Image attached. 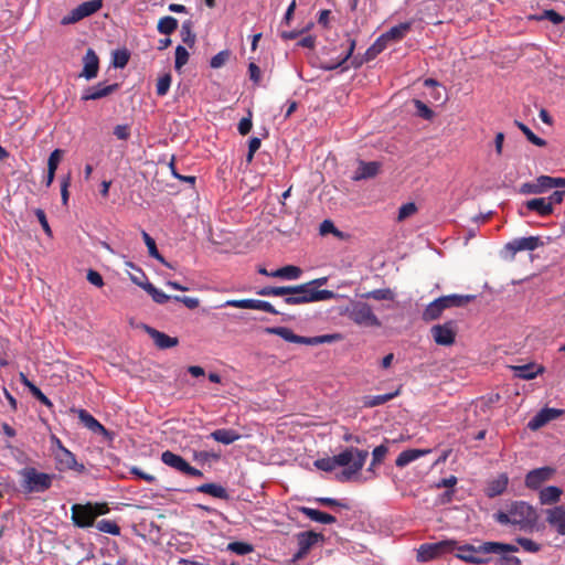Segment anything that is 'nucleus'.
I'll return each mask as SVG.
<instances>
[{
	"label": "nucleus",
	"mask_w": 565,
	"mask_h": 565,
	"mask_svg": "<svg viewBox=\"0 0 565 565\" xmlns=\"http://www.w3.org/2000/svg\"><path fill=\"white\" fill-rule=\"evenodd\" d=\"M562 414V409L545 407L530 419L527 427L532 430H536L543 427L548 422L558 418Z\"/></svg>",
	"instance_id": "obj_18"
},
{
	"label": "nucleus",
	"mask_w": 565,
	"mask_h": 565,
	"mask_svg": "<svg viewBox=\"0 0 565 565\" xmlns=\"http://www.w3.org/2000/svg\"><path fill=\"white\" fill-rule=\"evenodd\" d=\"M563 490L556 486H548L540 490L539 499L541 504H555L561 500Z\"/></svg>",
	"instance_id": "obj_28"
},
{
	"label": "nucleus",
	"mask_w": 565,
	"mask_h": 565,
	"mask_svg": "<svg viewBox=\"0 0 565 565\" xmlns=\"http://www.w3.org/2000/svg\"><path fill=\"white\" fill-rule=\"evenodd\" d=\"M456 541L445 540L436 543L423 544L417 550V559L428 562L446 553L455 551Z\"/></svg>",
	"instance_id": "obj_8"
},
{
	"label": "nucleus",
	"mask_w": 565,
	"mask_h": 565,
	"mask_svg": "<svg viewBox=\"0 0 565 565\" xmlns=\"http://www.w3.org/2000/svg\"><path fill=\"white\" fill-rule=\"evenodd\" d=\"M171 81H172L171 75L168 74V73L162 75L158 79V82H157V94L159 96H164L168 93V90L170 88V85H171Z\"/></svg>",
	"instance_id": "obj_50"
},
{
	"label": "nucleus",
	"mask_w": 565,
	"mask_h": 565,
	"mask_svg": "<svg viewBox=\"0 0 565 565\" xmlns=\"http://www.w3.org/2000/svg\"><path fill=\"white\" fill-rule=\"evenodd\" d=\"M516 542L526 552L536 553L541 548L540 544L526 537H518Z\"/></svg>",
	"instance_id": "obj_54"
},
{
	"label": "nucleus",
	"mask_w": 565,
	"mask_h": 565,
	"mask_svg": "<svg viewBox=\"0 0 565 565\" xmlns=\"http://www.w3.org/2000/svg\"><path fill=\"white\" fill-rule=\"evenodd\" d=\"M416 212H417V206L414 202L405 203L398 209L397 221L403 222L406 218L415 215Z\"/></svg>",
	"instance_id": "obj_46"
},
{
	"label": "nucleus",
	"mask_w": 565,
	"mask_h": 565,
	"mask_svg": "<svg viewBox=\"0 0 565 565\" xmlns=\"http://www.w3.org/2000/svg\"><path fill=\"white\" fill-rule=\"evenodd\" d=\"M349 47H348V51L347 53L341 57V60L334 64H331V65H328L326 66L324 68L326 70H334L337 68L338 66L342 65L344 62H347L350 56L352 55L354 49H355V41L353 39H349Z\"/></svg>",
	"instance_id": "obj_55"
},
{
	"label": "nucleus",
	"mask_w": 565,
	"mask_h": 565,
	"mask_svg": "<svg viewBox=\"0 0 565 565\" xmlns=\"http://www.w3.org/2000/svg\"><path fill=\"white\" fill-rule=\"evenodd\" d=\"M456 557L469 564H483L488 562V554H504L518 552V547L512 544L500 542H484L478 546L471 544L458 545L456 542Z\"/></svg>",
	"instance_id": "obj_2"
},
{
	"label": "nucleus",
	"mask_w": 565,
	"mask_h": 565,
	"mask_svg": "<svg viewBox=\"0 0 565 565\" xmlns=\"http://www.w3.org/2000/svg\"><path fill=\"white\" fill-rule=\"evenodd\" d=\"M445 310V307L441 306V303L438 301V299H435L431 301L427 307L425 308L423 312V320L424 321H433L438 319Z\"/></svg>",
	"instance_id": "obj_37"
},
{
	"label": "nucleus",
	"mask_w": 565,
	"mask_h": 565,
	"mask_svg": "<svg viewBox=\"0 0 565 565\" xmlns=\"http://www.w3.org/2000/svg\"><path fill=\"white\" fill-rule=\"evenodd\" d=\"M268 333L279 335L284 340L294 343L296 339V334L286 327H275V328H268Z\"/></svg>",
	"instance_id": "obj_47"
},
{
	"label": "nucleus",
	"mask_w": 565,
	"mask_h": 565,
	"mask_svg": "<svg viewBox=\"0 0 565 565\" xmlns=\"http://www.w3.org/2000/svg\"><path fill=\"white\" fill-rule=\"evenodd\" d=\"M96 527L98 531L111 535H119L120 534V527L119 525L111 520H100L96 523Z\"/></svg>",
	"instance_id": "obj_42"
},
{
	"label": "nucleus",
	"mask_w": 565,
	"mask_h": 565,
	"mask_svg": "<svg viewBox=\"0 0 565 565\" xmlns=\"http://www.w3.org/2000/svg\"><path fill=\"white\" fill-rule=\"evenodd\" d=\"M526 207L530 211H535L542 216L550 215L553 212V207H551V202L546 198H537L532 199L526 202Z\"/></svg>",
	"instance_id": "obj_32"
},
{
	"label": "nucleus",
	"mask_w": 565,
	"mask_h": 565,
	"mask_svg": "<svg viewBox=\"0 0 565 565\" xmlns=\"http://www.w3.org/2000/svg\"><path fill=\"white\" fill-rule=\"evenodd\" d=\"M415 106L423 118L430 119L433 117L431 109L428 106H426L423 102L415 100Z\"/></svg>",
	"instance_id": "obj_64"
},
{
	"label": "nucleus",
	"mask_w": 565,
	"mask_h": 565,
	"mask_svg": "<svg viewBox=\"0 0 565 565\" xmlns=\"http://www.w3.org/2000/svg\"><path fill=\"white\" fill-rule=\"evenodd\" d=\"M161 461L181 473L198 478L203 476L201 470L190 466L181 456L170 450H166L161 454Z\"/></svg>",
	"instance_id": "obj_12"
},
{
	"label": "nucleus",
	"mask_w": 565,
	"mask_h": 565,
	"mask_svg": "<svg viewBox=\"0 0 565 565\" xmlns=\"http://www.w3.org/2000/svg\"><path fill=\"white\" fill-rule=\"evenodd\" d=\"M555 472V468L548 466L533 469L526 473L524 483L531 490H539L544 482L554 477Z\"/></svg>",
	"instance_id": "obj_14"
},
{
	"label": "nucleus",
	"mask_w": 565,
	"mask_h": 565,
	"mask_svg": "<svg viewBox=\"0 0 565 565\" xmlns=\"http://www.w3.org/2000/svg\"><path fill=\"white\" fill-rule=\"evenodd\" d=\"M458 332L456 321L435 324L430 328V334L438 345L450 347L455 343Z\"/></svg>",
	"instance_id": "obj_9"
},
{
	"label": "nucleus",
	"mask_w": 565,
	"mask_h": 565,
	"mask_svg": "<svg viewBox=\"0 0 565 565\" xmlns=\"http://www.w3.org/2000/svg\"><path fill=\"white\" fill-rule=\"evenodd\" d=\"M189 61V52L182 45H178L175 49V60H174V68L175 71L180 72L182 67L188 63Z\"/></svg>",
	"instance_id": "obj_45"
},
{
	"label": "nucleus",
	"mask_w": 565,
	"mask_h": 565,
	"mask_svg": "<svg viewBox=\"0 0 565 565\" xmlns=\"http://www.w3.org/2000/svg\"><path fill=\"white\" fill-rule=\"evenodd\" d=\"M181 39L189 46H193L195 43V34L192 32V22L190 20L184 21L181 26Z\"/></svg>",
	"instance_id": "obj_44"
},
{
	"label": "nucleus",
	"mask_w": 565,
	"mask_h": 565,
	"mask_svg": "<svg viewBox=\"0 0 565 565\" xmlns=\"http://www.w3.org/2000/svg\"><path fill=\"white\" fill-rule=\"evenodd\" d=\"M83 71L81 76L87 81L93 79L97 76L99 70V60L93 49H88L85 56L83 57Z\"/></svg>",
	"instance_id": "obj_20"
},
{
	"label": "nucleus",
	"mask_w": 565,
	"mask_h": 565,
	"mask_svg": "<svg viewBox=\"0 0 565 565\" xmlns=\"http://www.w3.org/2000/svg\"><path fill=\"white\" fill-rule=\"evenodd\" d=\"M178 28V20L173 17L167 15L159 20L158 22V31L161 34L170 35L172 34Z\"/></svg>",
	"instance_id": "obj_39"
},
{
	"label": "nucleus",
	"mask_w": 565,
	"mask_h": 565,
	"mask_svg": "<svg viewBox=\"0 0 565 565\" xmlns=\"http://www.w3.org/2000/svg\"><path fill=\"white\" fill-rule=\"evenodd\" d=\"M142 237H143L145 244L148 247L149 255L151 257L158 259L159 262H161L167 267H171L170 264L158 252V248H157L154 239L145 231L142 232Z\"/></svg>",
	"instance_id": "obj_40"
},
{
	"label": "nucleus",
	"mask_w": 565,
	"mask_h": 565,
	"mask_svg": "<svg viewBox=\"0 0 565 565\" xmlns=\"http://www.w3.org/2000/svg\"><path fill=\"white\" fill-rule=\"evenodd\" d=\"M230 57L228 51H221L211 58L210 65L212 68L222 67Z\"/></svg>",
	"instance_id": "obj_56"
},
{
	"label": "nucleus",
	"mask_w": 565,
	"mask_h": 565,
	"mask_svg": "<svg viewBox=\"0 0 565 565\" xmlns=\"http://www.w3.org/2000/svg\"><path fill=\"white\" fill-rule=\"evenodd\" d=\"M23 475L26 488L29 489V491H33V489L35 488V468H26L23 471Z\"/></svg>",
	"instance_id": "obj_60"
},
{
	"label": "nucleus",
	"mask_w": 565,
	"mask_h": 565,
	"mask_svg": "<svg viewBox=\"0 0 565 565\" xmlns=\"http://www.w3.org/2000/svg\"><path fill=\"white\" fill-rule=\"evenodd\" d=\"M515 125L525 135L527 140L530 142H532L533 145H535L537 147H544L546 145V141L544 139H542V138L537 137L536 135H534L533 131L526 125H524L523 122L516 120Z\"/></svg>",
	"instance_id": "obj_43"
},
{
	"label": "nucleus",
	"mask_w": 565,
	"mask_h": 565,
	"mask_svg": "<svg viewBox=\"0 0 565 565\" xmlns=\"http://www.w3.org/2000/svg\"><path fill=\"white\" fill-rule=\"evenodd\" d=\"M380 163L376 161L364 162L360 161L359 167L352 177L354 181L371 179L379 173Z\"/></svg>",
	"instance_id": "obj_25"
},
{
	"label": "nucleus",
	"mask_w": 565,
	"mask_h": 565,
	"mask_svg": "<svg viewBox=\"0 0 565 565\" xmlns=\"http://www.w3.org/2000/svg\"><path fill=\"white\" fill-rule=\"evenodd\" d=\"M132 281L140 286L145 291H147V294L151 296L152 300L159 305H163L172 299V297L164 294L149 281H137L136 278H132Z\"/></svg>",
	"instance_id": "obj_26"
},
{
	"label": "nucleus",
	"mask_w": 565,
	"mask_h": 565,
	"mask_svg": "<svg viewBox=\"0 0 565 565\" xmlns=\"http://www.w3.org/2000/svg\"><path fill=\"white\" fill-rule=\"evenodd\" d=\"M390 42L382 34L366 51V56L369 60L374 58L377 54L383 52Z\"/></svg>",
	"instance_id": "obj_41"
},
{
	"label": "nucleus",
	"mask_w": 565,
	"mask_h": 565,
	"mask_svg": "<svg viewBox=\"0 0 565 565\" xmlns=\"http://www.w3.org/2000/svg\"><path fill=\"white\" fill-rule=\"evenodd\" d=\"M430 452H431V449H407V450H404L397 456V458L395 460V465L398 468H404L407 465H409L411 462H413V461L419 459L420 457H424Z\"/></svg>",
	"instance_id": "obj_24"
},
{
	"label": "nucleus",
	"mask_w": 565,
	"mask_h": 565,
	"mask_svg": "<svg viewBox=\"0 0 565 565\" xmlns=\"http://www.w3.org/2000/svg\"><path fill=\"white\" fill-rule=\"evenodd\" d=\"M260 147V139L257 137H253L248 142V154H247V161L250 162L254 158V153L259 149Z\"/></svg>",
	"instance_id": "obj_63"
},
{
	"label": "nucleus",
	"mask_w": 565,
	"mask_h": 565,
	"mask_svg": "<svg viewBox=\"0 0 565 565\" xmlns=\"http://www.w3.org/2000/svg\"><path fill=\"white\" fill-rule=\"evenodd\" d=\"M252 127H253V122H252V118L249 116V117H244L239 120L237 129L241 135L245 136L252 130Z\"/></svg>",
	"instance_id": "obj_62"
},
{
	"label": "nucleus",
	"mask_w": 565,
	"mask_h": 565,
	"mask_svg": "<svg viewBox=\"0 0 565 565\" xmlns=\"http://www.w3.org/2000/svg\"><path fill=\"white\" fill-rule=\"evenodd\" d=\"M366 298H372L375 300H393L394 299V292L388 289H375L365 295Z\"/></svg>",
	"instance_id": "obj_48"
},
{
	"label": "nucleus",
	"mask_w": 565,
	"mask_h": 565,
	"mask_svg": "<svg viewBox=\"0 0 565 565\" xmlns=\"http://www.w3.org/2000/svg\"><path fill=\"white\" fill-rule=\"evenodd\" d=\"M546 522L559 535H565V505H556L545 511Z\"/></svg>",
	"instance_id": "obj_16"
},
{
	"label": "nucleus",
	"mask_w": 565,
	"mask_h": 565,
	"mask_svg": "<svg viewBox=\"0 0 565 565\" xmlns=\"http://www.w3.org/2000/svg\"><path fill=\"white\" fill-rule=\"evenodd\" d=\"M222 307H233L241 309H253V310H262L265 312H269L273 315H278V311L269 303L268 301L259 300V299H231L226 300Z\"/></svg>",
	"instance_id": "obj_15"
},
{
	"label": "nucleus",
	"mask_w": 565,
	"mask_h": 565,
	"mask_svg": "<svg viewBox=\"0 0 565 565\" xmlns=\"http://www.w3.org/2000/svg\"><path fill=\"white\" fill-rule=\"evenodd\" d=\"M398 394H399V390H397L393 393H387V394H383V395L366 396L363 399V405L365 407H375V406L385 404L386 402L396 397Z\"/></svg>",
	"instance_id": "obj_38"
},
{
	"label": "nucleus",
	"mask_w": 565,
	"mask_h": 565,
	"mask_svg": "<svg viewBox=\"0 0 565 565\" xmlns=\"http://www.w3.org/2000/svg\"><path fill=\"white\" fill-rule=\"evenodd\" d=\"M509 483V478L507 475L502 473L498 476L495 479L489 481L487 487V494L490 498H494L497 495L502 494Z\"/></svg>",
	"instance_id": "obj_29"
},
{
	"label": "nucleus",
	"mask_w": 565,
	"mask_h": 565,
	"mask_svg": "<svg viewBox=\"0 0 565 565\" xmlns=\"http://www.w3.org/2000/svg\"><path fill=\"white\" fill-rule=\"evenodd\" d=\"M555 188H565V178L541 175L532 182H525L520 186L521 194H541Z\"/></svg>",
	"instance_id": "obj_7"
},
{
	"label": "nucleus",
	"mask_w": 565,
	"mask_h": 565,
	"mask_svg": "<svg viewBox=\"0 0 565 565\" xmlns=\"http://www.w3.org/2000/svg\"><path fill=\"white\" fill-rule=\"evenodd\" d=\"M76 413L81 423L90 429L95 434H100L108 439H111V434L87 411L85 409H72Z\"/></svg>",
	"instance_id": "obj_17"
},
{
	"label": "nucleus",
	"mask_w": 565,
	"mask_h": 565,
	"mask_svg": "<svg viewBox=\"0 0 565 565\" xmlns=\"http://www.w3.org/2000/svg\"><path fill=\"white\" fill-rule=\"evenodd\" d=\"M387 452L388 448L384 444L375 447L372 451L373 465H381Z\"/></svg>",
	"instance_id": "obj_52"
},
{
	"label": "nucleus",
	"mask_w": 565,
	"mask_h": 565,
	"mask_svg": "<svg viewBox=\"0 0 565 565\" xmlns=\"http://www.w3.org/2000/svg\"><path fill=\"white\" fill-rule=\"evenodd\" d=\"M118 88V84L105 85L103 83H98L97 85L87 88L83 96V100H96L103 97L108 96L114 93Z\"/></svg>",
	"instance_id": "obj_21"
},
{
	"label": "nucleus",
	"mask_w": 565,
	"mask_h": 565,
	"mask_svg": "<svg viewBox=\"0 0 565 565\" xmlns=\"http://www.w3.org/2000/svg\"><path fill=\"white\" fill-rule=\"evenodd\" d=\"M198 492L209 494L213 498L217 499H228V493L226 489L217 483H204L196 488Z\"/></svg>",
	"instance_id": "obj_33"
},
{
	"label": "nucleus",
	"mask_w": 565,
	"mask_h": 565,
	"mask_svg": "<svg viewBox=\"0 0 565 565\" xmlns=\"http://www.w3.org/2000/svg\"><path fill=\"white\" fill-rule=\"evenodd\" d=\"M301 275V268L294 265H287L270 273V277L281 278L285 280H297Z\"/></svg>",
	"instance_id": "obj_30"
},
{
	"label": "nucleus",
	"mask_w": 565,
	"mask_h": 565,
	"mask_svg": "<svg viewBox=\"0 0 565 565\" xmlns=\"http://www.w3.org/2000/svg\"><path fill=\"white\" fill-rule=\"evenodd\" d=\"M335 294L331 290H317L310 287V284L294 286L288 297L284 298L287 305H301L315 301L329 300L334 298Z\"/></svg>",
	"instance_id": "obj_4"
},
{
	"label": "nucleus",
	"mask_w": 565,
	"mask_h": 565,
	"mask_svg": "<svg viewBox=\"0 0 565 565\" xmlns=\"http://www.w3.org/2000/svg\"><path fill=\"white\" fill-rule=\"evenodd\" d=\"M52 479H53V477L50 475L38 473V477H36L38 492L49 489L52 484Z\"/></svg>",
	"instance_id": "obj_57"
},
{
	"label": "nucleus",
	"mask_w": 565,
	"mask_h": 565,
	"mask_svg": "<svg viewBox=\"0 0 565 565\" xmlns=\"http://www.w3.org/2000/svg\"><path fill=\"white\" fill-rule=\"evenodd\" d=\"M548 20L553 24H559L565 20V17L561 15L554 10H545L540 17L536 18V20Z\"/></svg>",
	"instance_id": "obj_53"
},
{
	"label": "nucleus",
	"mask_w": 565,
	"mask_h": 565,
	"mask_svg": "<svg viewBox=\"0 0 565 565\" xmlns=\"http://www.w3.org/2000/svg\"><path fill=\"white\" fill-rule=\"evenodd\" d=\"M114 135L119 140H127L130 137V127L128 125H117L114 128Z\"/></svg>",
	"instance_id": "obj_61"
},
{
	"label": "nucleus",
	"mask_w": 565,
	"mask_h": 565,
	"mask_svg": "<svg viewBox=\"0 0 565 565\" xmlns=\"http://www.w3.org/2000/svg\"><path fill=\"white\" fill-rule=\"evenodd\" d=\"M228 550L238 555H246L253 551V547L250 544L244 542H233L228 544Z\"/></svg>",
	"instance_id": "obj_51"
},
{
	"label": "nucleus",
	"mask_w": 565,
	"mask_h": 565,
	"mask_svg": "<svg viewBox=\"0 0 565 565\" xmlns=\"http://www.w3.org/2000/svg\"><path fill=\"white\" fill-rule=\"evenodd\" d=\"M299 511L301 514L307 516L309 520L318 522V523L332 524L337 521L333 515L328 514L322 511H319V510H316V509H312V508L301 507V508H299Z\"/></svg>",
	"instance_id": "obj_27"
},
{
	"label": "nucleus",
	"mask_w": 565,
	"mask_h": 565,
	"mask_svg": "<svg viewBox=\"0 0 565 565\" xmlns=\"http://www.w3.org/2000/svg\"><path fill=\"white\" fill-rule=\"evenodd\" d=\"M146 331L159 349H170L178 345L179 343L178 338L170 337L151 327H146Z\"/></svg>",
	"instance_id": "obj_22"
},
{
	"label": "nucleus",
	"mask_w": 565,
	"mask_h": 565,
	"mask_svg": "<svg viewBox=\"0 0 565 565\" xmlns=\"http://www.w3.org/2000/svg\"><path fill=\"white\" fill-rule=\"evenodd\" d=\"M536 511L524 501L512 502L507 512L499 511L494 519L500 524L519 525L521 529L532 526L536 522Z\"/></svg>",
	"instance_id": "obj_3"
},
{
	"label": "nucleus",
	"mask_w": 565,
	"mask_h": 565,
	"mask_svg": "<svg viewBox=\"0 0 565 565\" xmlns=\"http://www.w3.org/2000/svg\"><path fill=\"white\" fill-rule=\"evenodd\" d=\"M367 457V450L348 447L332 457L317 459L313 465L317 469L326 472H331L338 467H343V470L337 475V480L348 482L360 473Z\"/></svg>",
	"instance_id": "obj_1"
},
{
	"label": "nucleus",
	"mask_w": 565,
	"mask_h": 565,
	"mask_svg": "<svg viewBox=\"0 0 565 565\" xmlns=\"http://www.w3.org/2000/svg\"><path fill=\"white\" fill-rule=\"evenodd\" d=\"M103 6V0H89L78 4L76 8L70 11L68 14L62 18L61 23L63 25H68L76 23L84 18H87L94 13H96Z\"/></svg>",
	"instance_id": "obj_10"
},
{
	"label": "nucleus",
	"mask_w": 565,
	"mask_h": 565,
	"mask_svg": "<svg viewBox=\"0 0 565 565\" xmlns=\"http://www.w3.org/2000/svg\"><path fill=\"white\" fill-rule=\"evenodd\" d=\"M322 539V534L312 531L300 533L297 539L299 550L295 557L302 558L303 556H306L310 548Z\"/></svg>",
	"instance_id": "obj_19"
},
{
	"label": "nucleus",
	"mask_w": 565,
	"mask_h": 565,
	"mask_svg": "<svg viewBox=\"0 0 565 565\" xmlns=\"http://www.w3.org/2000/svg\"><path fill=\"white\" fill-rule=\"evenodd\" d=\"M542 245L539 236H529L515 238L504 246V252L510 259H513L515 254L523 250H534Z\"/></svg>",
	"instance_id": "obj_13"
},
{
	"label": "nucleus",
	"mask_w": 565,
	"mask_h": 565,
	"mask_svg": "<svg viewBox=\"0 0 565 565\" xmlns=\"http://www.w3.org/2000/svg\"><path fill=\"white\" fill-rule=\"evenodd\" d=\"M348 317L356 324L363 327H380L381 322L372 308L365 302H354L347 308Z\"/></svg>",
	"instance_id": "obj_6"
},
{
	"label": "nucleus",
	"mask_w": 565,
	"mask_h": 565,
	"mask_svg": "<svg viewBox=\"0 0 565 565\" xmlns=\"http://www.w3.org/2000/svg\"><path fill=\"white\" fill-rule=\"evenodd\" d=\"M72 521L78 527H89L94 524L95 520L99 515H104L109 512V508L106 503H86V504H73L71 508Z\"/></svg>",
	"instance_id": "obj_5"
},
{
	"label": "nucleus",
	"mask_w": 565,
	"mask_h": 565,
	"mask_svg": "<svg viewBox=\"0 0 565 565\" xmlns=\"http://www.w3.org/2000/svg\"><path fill=\"white\" fill-rule=\"evenodd\" d=\"M86 278L95 287L100 288V287L104 286V279H103L102 275L98 271L94 270V269H89L87 271Z\"/></svg>",
	"instance_id": "obj_59"
},
{
	"label": "nucleus",
	"mask_w": 565,
	"mask_h": 565,
	"mask_svg": "<svg viewBox=\"0 0 565 565\" xmlns=\"http://www.w3.org/2000/svg\"><path fill=\"white\" fill-rule=\"evenodd\" d=\"M173 300L182 302L184 306H186L189 309H195L199 307L200 301L198 298L193 297H186V296H173Z\"/></svg>",
	"instance_id": "obj_58"
},
{
	"label": "nucleus",
	"mask_w": 565,
	"mask_h": 565,
	"mask_svg": "<svg viewBox=\"0 0 565 565\" xmlns=\"http://www.w3.org/2000/svg\"><path fill=\"white\" fill-rule=\"evenodd\" d=\"M411 28H412L411 22H403V23H399L398 25L391 28L387 32H385L383 34L390 43L397 42V41L402 40L408 33Z\"/></svg>",
	"instance_id": "obj_34"
},
{
	"label": "nucleus",
	"mask_w": 565,
	"mask_h": 565,
	"mask_svg": "<svg viewBox=\"0 0 565 565\" xmlns=\"http://www.w3.org/2000/svg\"><path fill=\"white\" fill-rule=\"evenodd\" d=\"M512 370L514 372V375L521 380H533L537 375L542 374L544 372V366L535 364V363H529L524 365H515L512 366Z\"/></svg>",
	"instance_id": "obj_23"
},
{
	"label": "nucleus",
	"mask_w": 565,
	"mask_h": 565,
	"mask_svg": "<svg viewBox=\"0 0 565 565\" xmlns=\"http://www.w3.org/2000/svg\"><path fill=\"white\" fill-rule=\"evenodd\" d=\"M445 309L461 307L472 299V296L448 295L437 298Z\"/></svg>",
	"instance_id": "obj_35"
},
{
	"label": "nucleus",
	"mask_w": 565,
	"mask_h": 565,
	"mask_svg": "<svg viewBox=\"0 0 565 565\" xmlns=\"http://www.w3.org/2000/svg\"><path fill=\"white\" fill-rule=\"evenodd\" d=\"M51 449L57 463L58 470L76 469L77 462L75 456L65 447H63L61 440L52 435L51 436Z\"/></svg>",
	"instance_id": "obj_11"
},
{
	"label": "nucleus",
	"mask_w": 565,
	"mask_h": 565,
	"mask_svg": "<svg viewBox=\"0 0 565 565\" xmlns=\"http://www.w3.org/2000/svg\"><path fill=\"white\" fill-rule=\"evenodd\" d=\"M211 438L224 445H231L241 438V435L234 429H216L211 433Z\"/></svg>",
	"instance_id": "obj_31"
},
{
	"label": "nucleus",
	"mask_w": 565,
	"mask_h": 565,
	"mask_svg": "<svg viewBox=\"0 0 565 565\" xmlns=\"http://www.w3.org/2000/svg\"><path fill=\"white\" fill-rule=\"evenodd\" d=\"M129 61V53L127 50H117L113 54V63L116 67L124 68Z\"/></svg>",
	"instance_id": "obj_49"
},
{
	"label": "nucleus",
	"mask_w": 565,
	"mask_h": 565,
	"mask_svg": "<svg viewBox=\"0 0 565 565\" xmlns=\"http://www.w3.org/2000/svg\"><path fill=\"white\" fill-rule=\"evenodd\" d=\"M62 156H63V151L61 149H55L49 158L47 175H46V185L47 186L53 182L55 171L61 162Z\"/></svg>",
	"instance_id": "obj_36"
}]
</instances>
